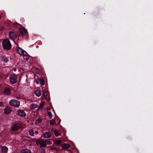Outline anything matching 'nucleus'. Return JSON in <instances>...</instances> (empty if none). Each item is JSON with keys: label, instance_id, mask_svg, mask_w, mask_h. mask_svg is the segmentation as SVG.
Here are the masks:
<instances>
[{"label": "nucleus", "instance_id": "f257e3e1", "mask_svg": "<svg viewBox=\"0 0 153 153\" xmlns=\"http://www.w3.org/2000/svg\"><path fill=\"white\" fill-rule=\"evenodd\" d=\"M2 45L4 50H8L11 48V45L9 39H6L3 41Z\"/></svg>", "mask_w": 153, "mask_h": 153}, {"label": "nucleus", "instance_id": "f03ea898", "mask_svg": "<svg viewBox=\"0 0 153 153\" xmlns=\"http://www.w3.org/2000/svg\"><path fill=\"white\" fill-rule=\"evenodd\" d=\"M9 103L10 105L18 107L19 105V102L15 100H10Z\"/></svg>", "mask_w": 153, "mask_h": 153}, {"label": "nucleus", "instance_id": "7ed1b4c3", "mask_svg": "<svg viewBox=\"0 0 153 153\" xmlns=\"http://www.w3.org/2000/svg\"><path fill=\"white\" fill-rule=\"evenodd\" d=\"M20 34H21L22 36L28 35L27 30L24 27H20Z\"/></svg>", "mask_w": 153, "mask_h": 153}, {"label": "nucleus", "instance_id": "20e7f679", "mask_svg": "<svg viewBox=\"0 0 153 153\" xmlns=\"http://www.w3.org/2000/svg\"><path fill=\"white\" fill-rule=\"evenodd\" d=\"M10 80L11 83H15L17 81V76L16 75H12L10 77Z\"/></svg>", "mask_w": 153, "mask_h": 153}, {"label": "nucleus", "instance_id": "39448f33", "mask_svg": "<svg viewBox=\"0 0 153 153\" xmlns=\"http://www.w3.org/2000/svg\"><path fill=\"white\" fill-rule=\"evenodd\" d=\"M37 145H39L40 147H42L45 146V140H40L36 141Z\"/></svg>", "mask_w": 153, "mask_h": 153}, {"label": "nucleus", "instance_id": "423d86ee", "mask_svg": "<svg viewBox=\"0 0 153 153\" xmlns=\"http://www.w3.org/2000/svg\"><path fill=\"white\" fill-rule=\"evenodd\" d=\"M11 93V89L10 88L7 87H5L4 88L3 94H4L8 95L10 94Z\"/></svg>", "mask_w": 153, "mask_h": 153}, {"label": "nucleus", "instance_id": "0eeeda50", "mask_svg": "<svg viewBox=\"0 0 153 153\" xmlns=\"http://www.w3.org/2000/svg\"><path fill=\"white\" fill-rule=\"evenodd\" d=\"M9 37L11 39H14L16 38V35L13 32H10L9 33Z\"/></svg>", "mask_w": 153, "mask_h": 153}, {"label": "nucleus", "instance_id": "6e6552de", "mask_svg": "<svg viewBox=\"0 0 153 153\" xmlns=\"http://www.w3.org/2000/svg\"><path fill=\"white\" fill-rule=\"evenodd\" d=\"M11 111L10 108L7 106L4 109V113L6 114H8Z\"/></svg>", "mask_w": 153, "mask_h": 153}, {"label": "nucleus", "instance_id": "1a4fd4ad", "mask_svg": "<svg viewBox=\"0 0 153 153\" xmlns=\"http://www.w3.org/2000/svg\"><path fill=\"white\" fill-rule=\"evenodd\" d=\"M8 148L6 146H2L1 148V153H7L8 151Z\"/></svg>", "mask_w": 153, "mask_h": 153}, {"label": "nucleus", "instance_id": "9d476101", "mask_svg": "<svg viewBox=\"0 0 153 153\" xmlns=\"http://www.w3.org/2000/svg\"><path fill=\"white\" fill-rule=\"evenodd\" d=\"M42 137L44 138H49L51 137V134L49 132H46L42 135Z\"/></svg>", "mask_w": 153, "mask_h": 153}, {"label": "nucleus", "instance_id": "9b49d317", "mask_svg": "<svg viewBox=\"0 0 153 153\" xmlns=\"http://www.w3.org/2000/svg\"><path fill=\"white\" fill-rule=\"evenodd\" d=\"M19 124H14L12 127V130L13 131H16L19 128Z\"/></svg>", "mask_w": 153, "mask_h": 153}, {"label": "nucleus", "instance_id": "f8f14e48", "mask_svg": "<svg viewBox=\"0 0 153 153\" xmlns=\"http://www.w3.org/2000/svg\"><path fill=\"white\" fill-rule=\"evenodd\" d=\"M53 132L56 137H57L60 135L61 134V132L59 130H55L53 131Z\"/></svg>", "mask_w": 153, "mask_h": 153}, {"label": "nucleus", "instance_id": "ddd939ff", "mask_svg": "<svg viewBox=\"0 0 153 153\" xmlns=\"http://www.w3.org/2000/svg\"><path fill=\"white\" fill-rule=\"evenodd\" d=\"M70 145L68 143H64L62 145V147L64 149H67L69 148Z\"/></svg>", "mask_w": 153, "mask_h": 153}, {"label": "nucleus", "instance_id": "4468645a", "mask_svg": "<svg viewBox=\"0 0 153 153\" xmlns=\"http://www.w3.org/2000/svg\"><path fill=\"white\" fill-rule=\"evenodd\" d=\"M21 153H31L30 150L25 149L21 150Z\"/></svg>", "mask_w": 153, "mask_h": 153}, {"label": "nucleus", "instance_id": "2eb2a0df", "mask_svg": "<svg viewBox=\"0 0 153 153\" xmlns=\"http://www.w3.org/2000/svg\"><path fill=\"white\" fill-rule=\"evenodd\" d=\"M38 107L37 105L35 104H32L30 106V108L31 109L36 108Z\"/></svg>", "mask_w": 153, "mask_h": 153}, {"label": "nucleus", "instance_id": "dca6fc26", "mask_svg": "<svg viewBox=\"0 0 153 153\" xmlns=\"http://www.w3.org/2000/svg\"><path fill=\"white\" fill-rule=\"evenodd\" d=\"M35 94L38 97H39L41 95V92L39 90H36L35 92Z\"/></svg>", "mask_w": 153, "mask_h": 153}, {"label": "nucleus", "instance_id": "f3484780", "mask_svg": "<svg viewBox=\"0 0 153 153\" xmlns=\"http://www.w3.org/2000/svg\"><path fill=\"white\" fill-rule=\"evenodd\" d=\"M26 113L24 111L20 110V116L25 117L26 116Z\"/></svg>", "mask_w": 153, "mask_h": 153}, {"label": "nucleus", "instance_id": "a211bd4d", "mask_svg": "<svg viewBox=\"0 0 153 153\" xmlns=\"http://www.w3.org/2000/svg\"><path fill=\"white\" fill-rule=\"evenodd\" d=\"M29 134L30 136H34V132L33 130L32 129L30 130L29 131Z\"/></svg>", "mask_w": 153, "mask_h": 153}, {"label": "nucleus", "instance_id": "6ab92c4d", "mask_svg": "<svg viewBox=\"0 0 153 153\" xmlns=\"http://www.w3.org/2000/svg\"><path fill=\"white\" fill-rule=\"evenodd\" d=\"M2 60L4 62H6L7 61V57L5 56H3L2 57Z\"/></svg>", "mask_w": 153, "mask_h": 153}, {"label": "nucleus", "instance_id": "aec40b11", "mask_svg": "<svg viewBox=\"0 0 153 153\" xmlns=\"http://www.w3.org/2000/svg\"><path fill=\"white\" fill-rule=\"evenodd\" d=\"M45 140V146H46V145H50L52 144L51 142L48 140Z\"/></svg>", "mask_w": 153, "mask_h": 153}, {"label": "nucleus", "instance_id": "412c9836", "mask_svg": "<svg viewBox=\"0 0 153 153\" xmlns=\"http://www.w3.org/2000/svg\"><path fill=\"white\" fill-rule=\"evenodd\" d=\"M62 141L60 140L56 141L55 142V144L57 146L59 145L62 143Z\"/></svg>", "mask_w": 153, "mask_h": 153}, {"label": "nucleus", "instance_id": "4be33fe9", "mask_svg": "<svg viewBox=\"0 0 153 153\" xmlns=\"http://www.w3.org/2000/svg\"><path fill=\"white\" fill-rule=\"evenodd\" d=\"M23 58L24 59H25L26 61H28L29 59V56L26 55H24L23 56Z\"/></svg>", "mask_w": 153, "mask_h": 153}, {"label": "nucleus", "instance_id": "5701e85b", "mask_svg": "<svg viewBox=\"0 0 153 153\" xmlns=\"http://www.w3.org/2000/svg\"><path fill=\"white\" fill-rule=\"evenodd\" d=\"M40 83L42 85H43L45 84V81L43 78L40 79Z\"/></svg>", "mask_w": 153, "mask_h": 153}, {"label": "nucleus", "instance_id": "b1692460", "mask_svg": "<svg viewBox=\"0 0 153 153\" xmlns=\"http://www.w3.org/2000/svg\"><path fill=\"white\" fill-rule=\"evenodd\" d=\"M50 123L51 125H53L55 124V122L54 120H52L50 121Z\"/></svg>", "mask_w": 153, "mask_h": 153}, {"label": "nucleus", "instance_id": "393cba45", "mask_svg": "<svg viewBox=\"0 0 153 153\" xmlns=\"http://www.w3.org/2000/svg\"><path fill=\"white\" fill-rule=\"evenodd\" d=\"M43 94H44V96L45 97H47V96H48V93H47V92L46 91H45L44 90V91H43Z\"/></svg>", "mask_w": 153, "mask_h": 153}, {"label": "nucleus", "instance_id": "a878e982", "mask_svg": "<svg viewBox=\"0 0 153 153\" xmlns=\"http://www.w3.org/2000/svg\"><path fill=\"white\" fill-rule=\"evenodd\" d=\"M48 115L50 118H51L52 117V114L51 112H48Z\"/></svg>", "mask_w": 153, "mask_h": 153}, {"label": "nucleus", "instance_id": "bb28decb", "mask_svg": "<svg viewBox=\"0 0 153 153\" xmlns=\"http://www.w3.org/2000/svg\"><path fill=\"white\" fill-rule=\"evenodd\" d=\"M20 50L21 51V53H20V54L21 55H23L25 51L20 48Z\"/></svg>", "mask_w": 153, "mask_h": 153}, {"label": "nucleus", "instance_id": "cd10ccee", "mask_svg": "<svg viewBox=\"0 0 153 153\" xmlns=\"http://www.w3.org/2000/svg\"><path fill=\"white\" fill-rule=\"evenodd\" d=\"M45 104V102H42L40 104L39 108H41L42 106Z\"/></svg>", "mask_w": 153, "mask_h": 153}, {"label": "nucleus", "instance_id": "c85d7f7f", "mask_svg": "<svg viewBox=\"0 0 153 153\" xmlns=\"http://www.w3.org/2000/svg\"><path fill=\"white\" fill-rule=\"evenodd\" d=\"M35 81L37 84H39V79H36L35 80Z\"/></svg>", "mask_w": 153, "mask_h": 153}, {"label": "nucleus", "instance_id": "c756f323", "mask_svg": "<svg viewBox=\"0 0 153 153\" xmlns=\"http://www.w3.org/2000/svg\"><path fill=\"white\" fill-rule=\"evenodd\" d=\"M41 153H45V150L44 149H42L41 150Z\"/></svg>", "mask_w": 153, "mask_h": 153}, {"label": "nucleus", "instance_id": "7c9ffc66", "mask_svg": "<svg viewBox=\"0 0 153 153\" xmlns=\"http://www.w3.org/2000/svg\"><path fill=\"white\" fill-rule=\"evenodd\" d=\"M42 120L41 118H39L38 119V121L39 122H41L42 121Z\"/></svg>", "mask_w": 153, "mask_h": 153}, {"label": "nucleus", "instance_id": "2f4dec72", "mask_svg": "<svg viewBox=\"0 0 153 153\" xmlns=\"http://www.w3.org/2000/svg\"><path fill=\"white\" fill-rule=\"evenodd\" d=\"M3 103L1 102H0V107L3 106Z\"/></svg>", "mask_w": 153, "mask_h": 153}, {"label": "nucleus", "instance_id": "473e14b6", "mask_svg": "<svg viewBox=\"0 0 153 153\" xmlns=\"http://www.w3.org/2000/svg\"><path fill=\"white\" fill-rule=\"evenodd\" d=\"M21 70L22 71V72H23V71H24V69H23V68H21L20 69V72L21 71Z\"/></svg>", "mask_w": 153, "mask_h": 153}, {"label": "nucleus", "instance_id": "72a5a7b5", "mask_svg": "<svg viewBox=\"0 0 153 153\" xmlns=\"http://www.w3.org/2000/svg\"><path fill=\"white\" fill-rule=\"evenodd\" d=\"M35 133L36 134H37L38 133V131H35Z\"/></svg>", "mask_w": 153, "mask_h": 153}, {"label": "nucleus", "instance_id": "f704fd0d", "mask_svg": "<svg viewBox=\"0 0 153 153\" xmlns=\"http://www.w3.org/2000/svg\"><path fill=\"white\" fill-rule=\"evenodd\" d=\"M13 71H16V69L15 68H14Z\"/></svg>", "mask_w": 153, "mask_h": 153}, {"label": "nucleus", "instance_id": "c9c22d12", "mask_svg": "<svg viewBox=\"0 0 153 153\" xmlns=\"http://www.w3.org/2000/svg\"><path fill=\"white\" fill-rule=\"evenodd\" d=\"M17 51L18 53H19V49L18 48H17Z\"/></svg>", "mask_w": 153, "mask_h": 153}, {"label": "nucleus", "instance_id": "e433bc0d", "mask_svg": "<svg viewBox=\"0 0 153 153\" xmlns=\"http://www.w3.org/2000/svg\"><path fill=\"white\" fill-rule=\"evenodd\" d=\"M19 128H22V126H21L20 125V127H19Z\"/></svg>", "mask_w": 153, "mask_h": 153}, {"label": "nucleus", "instance_id": "4c0bfd02", "mask_svg": "<svg viewBox=\"0 0 153 153\" xmlns=\"http://www.w3.org/2000/svg\"><path fill=\"white\" fill-rule=\"evenodd\" d=\"M1 15L0 14V20L1 19Z\"/></svg>", "mask_w": 153, "mask_h": 153}, {"label": "nucleus", "instance_id": "58836bf2", "mask_svg": "<svg viewBox=\"0 0 153 153\" xmlns=\"http://www.w3.org/2000/svg\"><path fill=\"white\" fill-rule=\"evenodd\" d=\"M53 149H56V148H52Z\"/></svg>", "mask_w": 153, "mask_h": 153}, {"label": "nucleus", "instance_id": "ea45409f", "mask_svg": "<svg viewBox=\"0 0 153 153\" xmlns=\"http://www.w3.org/2000/svg\"><path fill=\"white\" fill-rule=\"evenodd\" d=\"M36 69H37V70H39V69L38 68H37Z\"/></svg>", "mask_w": 153, "mask_h": 153}, {"label": "nucleus", "instance_id": "a19ab883", "mask_svg": "<svg viewBox=\"0 0 153 153\" xmlns=\"http://www.w3.org/2000/svg\"><path fill=\"white\" fill-rule=\"evenodd\" d=\"M27 122L28 123L29 122V121H27Z\"/></svg>", "mask_w": 153, "mask_h": 153}]
</instances>
